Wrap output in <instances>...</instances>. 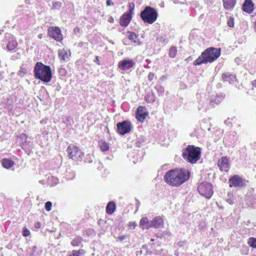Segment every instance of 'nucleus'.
<instances>
[{
	"label": "nucleus",
	"mask_w": 256,
	"mask_h": 256,
	"mask_svg": "<svg viewBox=\"0 0 256 256\" xmlns=\"http://www.w3.org/2000/svg\"><path fill=\"white\" fill-rule=\"evenodd\" d=\"M190 172L184 169H173L166 172L164 176L165 182L169 185L178 186L190 178Z\"/></svg>",
	"instance_id": "obj_1"
},
{
	"label": "nucleus",
	"mask_w": 256,
	"mask_h": 256,
	"mask_svg": "<svg viewBox=\"0 0 256 256\" xmlns=\"http://www.w3.org/2000/svg\"><path fill=\"white\" fill-rule=\"evenodd\" d=\"M220 54V48H210L203 52L200 56L194 62V66L206 64L212 62L216 60Z\"/></svg>",
	"instance_id": "obj_2"
},
{
	"label": "nucleus",
	"mask_w": 256,
	"mask_h": 256,
	"mask_svg": "<svg viewBox=\"0 0 256 256\" xmlns=\"http://www.w3.org/2000/svg\"><path fill=\"white\" fill-rule=\"evenodd\" d=\"M34 76L37 79L48 82L51 80L52 74L50 66L44 65L40 62H37L34 70Z\"/></svg>",
	"instance_id": "obj_3"
},
{
	"label": "nucleus",
	"mask_w": 256,
	"mask_h": 256,
	"mask_svg": "<svg viewBox=\"0 0 256 256\" xmlns=\"http://www.w3.org/2000/svg\"><path fill=\"white\" fill-rule=\"evenodd\" d=\"M200 150L198 147L189 145L183 150L182 156L184 159L192 164L196 163L200 158Z\"/></svg>",
	"instance_id": "obj_4"
},
{
	"label": "nucleus",
	"mask_w": 256,
	"mask_h": 256,
	"mask_svg": "<svg viewBox=\"0 0 256 256\" xmlns=\"http://www.w3.org/2000/svg\"><path fill=\"white\" fill-rule=\"evenodd\" d=\"M158 13L156 10L150 6H148L140 13V18L144 22L152 24L156 20Z\"/></svg>",
	"instance_id": "obj_5"
},
{
	"label": "nucleus",
	"mask_w": 256,
	"mask_h": 256,
	"mask_svg": "<svg viewBox=\"0 0 256 256\" xmlns=\"http://www.w3.org/2000/svg\"><path fill=\"white\" fill-rule=\"evenodd\" d=\"M198 190L200 194L206 198H210L213 194L212 185L207 182H204L200 184Z\"/></svg>",
	"instance_id": "obj_6"
},
{
	"label": "nucleus",
	"mask_w": 256,
	"mask_h": 256,
	"mask_svg": "<svg viewBox=\"0 0 256 256\" xmlns=\"http://www.w3.org/2000/svg\"><path fill=\"white\" fill-rule=\"evenodd\" d=\"M66 151L69 158L75 160H81L84 156V153L75 146H68Z\"/></svg>",
	"instance_id": "obj_7"
},
{
	"label": "nucleus",
	"mask_w": 256,
	"mask_h": 256,
	"mask_svg": "<svg viewBox=\"0 0 256 256\" xmlns=\"http://www.w3.org/2000/svg\"><path fill=\"white\" fill-rule=\"evenodd\" d=\"M230 187L240 188L246 186V180L238 175L235 174L232 176L228 180Z\"/></svg>",
	"instance_id": "obj_8"
},
{
	"label": "nucleus",
	"mask_w": 256,
	"mask_h": 256,
	"mask_svg": "<svg viewBox=\"0 0 256 256\" xmlns=\"http://www.w3.org/2000/svg\"><path fill=\"white\" fill-rule=\"evenodd\" d=\"M2 46L6 45L8 50H14L18 46V42L14 36L10 34L5 35V39L2 41Z\"/></svg>",
	"instance_id": "obj_9"
},
{
	"label": "nucleus",
	"mask_w": 256,
	"mask_h": 256,
	"mask_svg": "<svg viewBox=\"0 0 256 256\" xmlns=\"http://www.w3.org/2000/svg\"><path fill=\"white\" fill-rule=\"evenodd\" d=\"M116 126L118 132L122 135L129 132L132 128L131 123L128 120L118 122Z\"/></svg>",
	"instance_id": "obj_10"
},
{
	"label": "nucleus",
	"mask_w": 256,
	"mask_h": 256,
	"mask_svg": "<svg viewBox=\"0 0 256 256\" xmlns=\"http://www.w3.org/2000/svg\"><path fill=\"white\" fill-rule=\"evenodd\" d=\"M48 35L56 41H60L62 39L61 30L58 27H50L48 30Z\"/></svg>",
	"instance_id": "obj_11"
},
{
	"label": "nucleus",
	"mask_w": 256,
	"mask_h": 256,
	"mask_svg": "<svg viewBox=\"0 0 256 256\" xmlns=\"http://www.w3.org/2000/svg\"><path fill=\"white\" fill-rule=\"evenodd\" d=\"M134 62L132 60L127 58L118 62V68L122 70H128L134 66Z\"/></svg>",
	"instance_id": "obj_12"
},
{
	"label": "nucleus",
	"mask_w": 256,
	"mask_h": 256,
	"mask_svg": "<svg viewBox=\"0 0 256 256\" xmlns=\"http://www.w3.org/2000/svg\"><path fill=\"white\" fill-rule=\"evenodd\" d=\"M148 115L146 109L144 106H139L136 113V117L138 120L143 122Z\"/></svg>",
	"instance_id": "obj_13"
},
{
	"label": "nucleus",
	"mask_w": 256,
	"mask_h": 256,
	"mask_svg": "<svg viewBox=\"0 0 256 256\" xmlns=\"http://www.w3.org/2000/svg\"><path fill=\"white\" fill-rule=\"evenodd\" d=\"M218 166L222 171L228 172L230 168L228 160L226 156H222L218 160Z\"/></svg>",
	"instance_id": "obj_14"
},
{
	"label": "nucleus",
	"mask_w": 256,
	"mask_h": 256,
	"mask_svg": "<svg viewBox=\"0 0 256 256\" xmlns=\"http://www.w3.org/2000/svg\"><path fill=\"white\" fill-rule=\"evenodd\" d=\"M224 139L226 142H228L230 144H234L238 140V138L236 132H232L226 134Z\"/></svg>",
	"instance_id": "obj_15"
},
{
	"label": "nucleus",
	"mask_w": 256,
	"mask_h": 256,
	"mask_svg": "<svg viewBox=\"0 0 256 256\" xmlns=\"http://www.w3.org/2000/svg\"><path fill=\"white\" fill-rule=\"evenodd\" d=\"M58 56L60 58L61 60L66 62L69 60V58L70 56V51H68L67 50L63 48L61 50H58Z\"/></svg>",
	"instance_id": "obj_16"
},
{
	"label": "nucleus",
	"mask_w": 256,
	"mask_h": 256,
	"mask_svg": "<svg viewBox=\"0 0 256 256\" xmlns=\"http://www.w3.org/2000/svg\"><path fill=\"white\" fill-rule=\"evenodd\" d=\"M132 18V15L125 13L120 18V24L122 26H127L130 24Z\"/></svg>",
	"instance_id": "obj_17"
},
{
	"label": "nucleus",
	"mask_w": 256,
	"mask_h": 256,
	"mask_svg": "<svg viewBox=\"0 0 256 256\" xmlns=\"http://www.w3.org/2000/svg\"><path fill=\"white\" fill-rule=\"evenodd\" d=\"M244 11L250 14L254 10V4L251 0H245L243 5Z\"/></svg>",
	"instance_id": "obj_18"
},
{
	"label": "nucleus",
	"mask_w": 256,
	"mask_h": 256,
	"mask_svg": "<svg viewBox=\"0 0 256 256\" xmlns=\"http://www.w3.org/2000/svg\"><path fill=\"white\" fill-rule=\"evenodd\" d=\"M152 228H158L162 226L164 224V220L162 217L158 216L152 218Z\"/></svg>",
	"instance_id": "obj_19"
},
{
	"label": "nucleus",
	"mask_w": 256,
	"mask_h": 256,
	"mask_svg": "<svg viewBox=\"0 0 256 256\" xmlns=\"http://www.w3.org/2000/svg\"><path fill=\"white\" fill-rule=\"evenodd\" d=\"M222 78L224 81L228 82L230 84H234L236 80L234 75L228 72L222 75Z\"/></svg>",
	"instance_id": "obj_20"
},
{
	"label": "nucleus",
	"mask_w": 256,
	"mask_h": 256,
	"mask_svg": "<svg viewBox=\"0 0 256 256\" xmlns=\"http://www.w3.org/2000/svg\"><path fill=\"white\" fill-rule=\"evenodd\" d=\"M225 9L232 10L236 4L235 0H222Z\"/></svg>",
	"instance_id": "obj_21"
},
{
	"label": "nucleus",
	"mask_w": 256,
	"mask_h": 256,
	"mask_svg": "<svg viewBox=\"0 0 256 256\" xmlns=\"http://www.w3.org/2000/svg\"><path fill=\"white\" fill-rule=\"evenodd\" d=\"M2 166L8 169L12 168L14 164V161L10 159L4 158L2 161Z\"/></svg>",
	"instance_id": "obj_22"
},
{
	"label": "nucleus",
	"mask_w": 256,
	"mask_h": 256,
	"mask_svg": "<svg viewBox=\"0 0 256 256\" xmlns=\"http://www.w3.org/2000/svg\"><path fill=\"white\" fill-rule=\"evenodd\" d=\"M82 238L80 236L75 237L71 242V244L74 246H82Z\"/></svg>",
	"instance_id": "obj_23"
},
{
	"label": "nucleus",
	"mask_w": 256,
	"mask_h": 256,
	"mask_svg": "<svg viewBox=\"0 0 256 256\" xmlns=\"http://www.w3.org/2000/svg\"><path fill=\"white\" fill-rule=\"evenodd\" d=\"M116 208V204L114 202H110L108 203L106 207V211L108 214H112Z\"/></svg>",
	"instance_id": "obj_24"
},
{
	"label": "nucleus",
	"mask_w": 256,
	"mask_h": 256,
	"mask_svg": "<svg viewBox=\"0 0 256 256\" xmlns=\"http://www.w3.org/2000/svg\"><path fill=\"white\" fill-rule=\"evenodd\" d=\"M128 38L132 40L134 43H138L140 44L139 40L138 38V36L134 32H128Z\"/></svg>",
	"instance_id": "obj_25"
},
{
	"label": "nucleus",
	"mask_w": 256,
	"mask_h": 256,
	"mask_svg": "<svg viewBox=\"0 0 256 256\" xmlns=\"http://www.w3.org/2000/svg\"><path fill=\"white\" fill-rule=\"evenodd\" d=\"M99 146L102 152H106L109 150V145L106 141L102 140L100 142Z\"/></svg>",
	"instance_id": "obj_26"
},
{
	"label": "nucleus",
	"mask_w": 256,
	"mask_h": 256,
	"mask_svg": "<svg viewBox=\"0 0 256 256\" xmlns=\"http://www.w3.org/2000/svg\"><path fill=\"white\" fill-rule=\"evenodd\" d=\"M84 254L85 251L82 249H80L78 250H74L68 256H84Z\"/></svg>",
	"instance_id": "obj_27"
},
{
	"label": "nucleus",
	"mask_w": 256,
	"mask_h": 256,
	"mask_svg": "<svg viewBox=\"0 0 256 256\" xmlns=\"http://www.w3.org/2000/svg\"><path fill=\"white\" fill-rule=\"evenodd\" d=\"M148 219L147 217H143L140 219V226L142 229L144 230V227L148 224Z\"/></svg>",
	"instance_id": "obj_28"
},
{
	"label": "nucleus",
	"mask_w": 256,
	"mask_h": 256,
	"mask_svg": "<svg viewBox=\"0 0 256 256\" xmlns=\"http://www.w3.org/2000/svg\"><path fill=\"white\" fill-rule=\"evenodd\" d=\"M177 53V49L175 46H172L170 48L169 52V56L170 58H174Z\"/></svg>",
	"instance_id": "obj_29"
},
{
	"label": "nucleus",
	"mask_w": 256,
	"mask_h": 256,
	"mask_svg": "<svg viewBox=\"0 0 256 256\" xmlns=\"http://www.w3.org/2000/svg\"><path fill=\"white\" fill-rule=\"evenodd\" d=\"M248 244L250 246H251L253 248H256V238H252V237L248 239Z\"/></svg>",
	"instance_id": "obj_30"
},
{
	"label": "nucleus",
	"mask_w": 256,
	"mask_h": 256,
	"mask_svg": "<svg viewBox=\"0 0 256 256\" xmlns=\"http://www.w3.org/2000/svg\"><path fill=\"white\" fill-rule=\"evenodd\" d=\"M134 8V2H130L128 4V11L126 13L130 14L132 15L133 14V11Z\"/></svg>",
	"instance_id": "obj_31"
},
{
	"label": "nucleus",
	"mask_w": 256,
	"mask_h": 256,
	"mask_svg": "<svg viewBox=\"0 0 256 256\" xmlns=\"http://www.w3.org/2000/svg\"><path fill=\"white\" fill-rule=\"evenodd\" d=\"M227 24L228 26L230 28H233L234 26V18L230 16L227 20Z\"/></svg>",
	"instance_id": "obj_32"
},
{
	"label": "nucleus",
	"mask_w": 256,
	"mask_h": 256,
	"mask_svg": "<svg viewBox=\"0 0 256 256\" xmlns=\"http://www.w3.org/2000/svg\"><path fill=\"white\" fill-rule=\"evenodd\" d=\"M26 72L27 70L26 68H21L18 70V74L20 76L23 77L26 73Z\"/></svg>",
	"instance_id": "obj_33"
},
{
	"label": "nucleus",
	"mask_w": 256,
	"mask_h": 256,
	"mask_svg": "<svg viewBox=\"0 0 256 256\" xmlns=\"http://www.w3.org/2000/svg\"><path fill=\"white\" fill-rule=\"evenodd\" d=\"M52 203L50 202H47L45 204V208L47 211H50L52 209Z\"/></svg>",
	"instance_id": "obj_34"
},
{
	"label": "nucleus",
	"mask_w": 256,
	"mask_h": 256,
	"mask_svg": "<svg viewBox=\"0 0 256 256\" xmlns=\"http://www.w3.org/2000/svg\"><path fill=\"white\" fill-rule=\"evenodd\" d=\"M22 234L24 236H28L30 234V232L26 227H24L22 229Z\"/></svg>",
	"instance_id": "obj_35"
},
{
	"label": "nucleus",
	"mask_w": 256,
	"mask_h": 256,
	"mask_svg": "<svg viewBox=\"0 0 256 256\" xmlns=\"http://www.w3.org/2000/svg\"><path fill=\"white\" fill-rule=\"evenodd\" d=\"M152 220L150 221L148 220V224H146V225L144 227V229L148 230L149 228H152Z\"/></svg>",
	"instance_id": "obj_36"
},
{
	"label": "nucleus",
	"mask_w": 256,
	"mask_h": 256,
	"mask_svg": "<svg viewBox=\"0 0 256 256\" xmlns=\"http://www.w3.org/2000/svg\"><path fill=\"white\" fill-rule=\"evenodd\" d=\"M136 226L137 224L136 222H129L128 227L130 228L134 229Z\"/></svg>",
	"instance_id": "obj_37"
},
{
	"label": "nucleus",
	"mask_w": 256,
	"mask_h": 256,
	"mask_svg": "<svg viewBox=\"0 0 256 256\" xmlns=\"http://www.w3.org/2000/svg\"><path fill=\"white\" fill-rule=\"evenodd\" d=\"M222 98L220 96H216V98L214 100V103L216 104H220V102L222 101ZM214 101L211 102H214Z\"/></svg>",
	"instance_id": "obj_38"
},
{
	"label": "nucleus",
	"mask_w": 256,
	"mask_h": 256,
	"mask_svg": "<svg viewBox=\"0 0 256 256\" xmlns=\"http://www.w3.org/2000/svg\"><path fill=\"white\" fill-rule=\"evenodd\" d=\"M126 238H128V235H122V236H118V239L122 242V240H125Z\"/></svg>",
	"instance_id": "obj_39"
},
{
	"label": "nucleus",
	"mask_w": 256,
	"mask_h": 256,
	"mask_svg": "<svg viewBox=\"0 0 256 256\" xmlns=\"http://www.w3.org/2000/svg\"><path fill=\"white\" fill-rule=\"evenodd\" d=\"M148 78L150 81H152L154 78V74L152 72H150L148 76Z\"/></svg>",
	"instance_id": "obj_40"
},
{
	"label": "nucleus",
	"mask_w": 256,
	"mask_h": 256,
	"mask_svg": "<svg viewBox=\"0 0 256 256\" xmlns=\"http://www.w3.org/2000/svg\"><path fill=\"white\" fill-rule=\"evenodd\" d=\"M114 2L112 1V0H106V5L108 6H113Z\"/></svg>",
	"instance_id": "obj_41"
},
{
	"label": "nucleus",
	"mask_w": 256,
	"mask_h": 256,
	"mask_svg": "<svg viewBox=\"0 0 256 256\" xmlns=\"http://www.w3.org/2000/svg\"><path fill=\"white\" fill-rule=\"evenodd\" d=\"M95 62L97 63L98 65L100 64V60L98 56H96L94 60Z\"/></svg>",
	"instance_id": "obj_42"
},
{
	"label": "nucleus",
	"mask_w": 256,
	"mask_h": 256,
	"mask_svg": "<svg viewBox=\"0 0 256 256\" xmlns=\"http://www.w3.org/2000/svg\"><path fill=\"white\" fill-rule=\"evenodd\" d=\"M156 88L158 89V90H160V91L161 92H164V88L162 86H156Z\"/></svg>",
	"instance_id": "obj_43"
},
{
	"label": "nucleus",
	"mask_w": 256,
	"mask_h": 256,
	"mask_svg": "<svg viewBox=\"0 0 256 256\" xmlns=\"http://www.w3.org/2000/svg\"><path fill=\"white\" fill-rule=\"evenodd\" d=\"M108 22H109L110 23H113L114 22V19L112 16H110L108 18Z\"/></svg>",
	"instance_id": "obj_44"
},
{
	"label": "nucleus",
	"mask_w": 256,
	"mask_h": 256,
	"mask_svg": "<svg viewBox=\"0 0 256 256\" xmlns=\"http://www.w3.org/2000/svg\"><path fill=\"white\" fill-rule=\"evenodd\" d=\"M40 226H41V224H40V222H38L36 223V226H35L36 228H40Z\"/></svg>",
	"instance_id": "obj_45"
},
{
	"label": "nucleus",
	"mask_w": 256,
	"mask_h": 256,
	"mask_svg": "<svg viewBox=\"0 0 256 256\" xmlns=\"http://www.w3.org/2000/svg\"><path fill=\"white\" fill-rule=\"evenodd\" d=\"M252 84L253 86L256 88V80L252 82Z\"/></svg>",
	"instance_id": "obj_46"
},
{
	"label": "nucleus",
	"mask_w": 256,
	"mask_h": 256,
	"mask_svg": "<svg viewBox=\"0 0 256 256\" xmlns=\"http://www.w3.org/2000/svg\"><path fill=\"white\" fill-rule=\"evenodd\" d=\"M228 122H229V120H228H228H226L224 121V122H225L226 124H228Z\"/></svg>",
	"instance_id": "obj_47"
},
{
	"label": "nucleus",
	"mask_w": 256,
	"mask_h": 256,
	"mask_svg": "<svg viewBox=\"0 0 256 256\" xmlns=\"http://www.w3.org/2000/svg\"><path fill=\"white\" fill-rule=\"evenodd\" d=\"M192 58L191 56H189V57L187 58V60H192Z\"/></svg>",
	"instance_id": "obj_48"
},
{
	"label": "nucleus",
	"mask_w": 256,
	"mask_h": 256,
	"mask_svg": "<svg viewBox=\"0 0 256 256\" xmlns=\"http://www.w3.org/2000/svg\"><path fill=\"white\" fill-rule=\"evenodd\" d=\"M254 16H255V18L256 19V14H255Z\"/></svg>",
	"instance_id": "obj_49"
}]
</instances>
